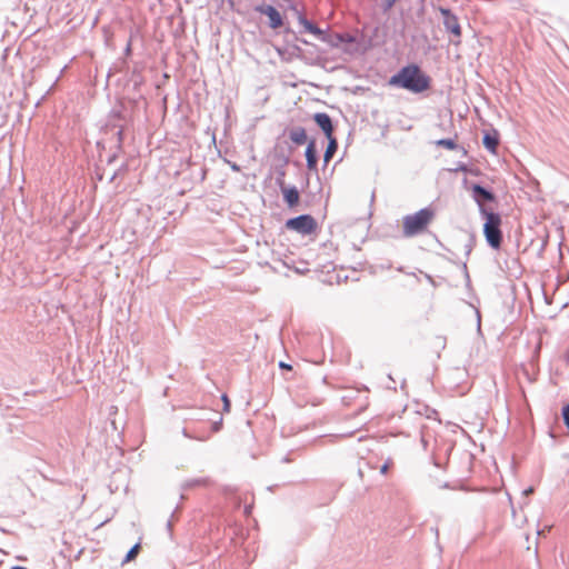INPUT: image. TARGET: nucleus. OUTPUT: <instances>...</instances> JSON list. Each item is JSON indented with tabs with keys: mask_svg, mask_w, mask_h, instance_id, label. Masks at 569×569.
Listing matches in <instances>:
<instances>
[{
	"mask_svg": "<svg viewBox=\"0 0 569 569\" xmlns=\"http://www.w3.org/2000/svg\"><path fill=\"white\" fill-rule=\"evenodd\" d=\"M389 84L413 93H421L430 88L431 78L418 64L411 63L391 76Z\"/></svg>",
	"mask_w": 569,
	"mask_h": 569,
	"instance_id": "obj_1",
	"label": "nucleus"
},
{
	"mask_svg": "<svg viewBox=\"0 0 569 569\" xmlns=\"http://www.w3.org/2000/svg\"><path fill=\"white\" fill-rule=\"evenodd\" d=\"M436 212L432 208L426 207L412 214H407L402 219V236L412 238L423 233L428 226L435 219Z\"/></svg>",
	"mask_w": 569,
	"mask_h": 569,
	"instance_id": "obj_2",
	"label": "nucleus"
},
{
	"mask_svg": "<svg viewBox=\"0 0 569 569\" xmlns=\"http://www.w3.org/2000/svg\"><path fill=\"white\" fill-rule=\"evenodd\" d=\"M481 217L485 218L483 236L489 247L499 249L502 243L501 217L498 212L483 209Z\"/></svg>",
	"mask_w": 569,
	"mask_h": 569,
	"instance_id": "obj_3",
	"label": "nucleus"
},
{
	"mask_svg": "<svg viewBox=\"0 0 569 569\" xmlns=\"http://www.w3.org/2000/svg\"><path fill=\"white\" fill-rule=\"evenodd\" d=\"M286 226L288 229L297 231L301 234H310L316 231L317 221L310 214H300L287 220Z\"/></svg>",
	"mask_w": 569,
	"mask_h": 569,
	"instance_id": "obj_4",
	"label": "nucleus"
},
{
	"mask_svg": "<svg viewBox=\"0 0 569 569\" xmlns=\"http://www.w3.org/2000/svg\"><path fill=\"white\" fill-rule=\"evenodd\" d=\"M440 13L443 17V26L446 31L450 32L455 38H457L456 40H451V42L455 44H459L461 37V27L457 16L453 14L451 10L447 8H440Z\"/></svg>",
	"mask_w": 569,
	"mask_h": 569,
	"instance_id": "obj_5",
	"label": "nucleus"
},
{
	"mask_svg": "<svg viewBox=\"0 0 569 569\" xmlns=\"http://www.w3.org/2000/svg\"><path fill=\"white\" fill-rule=\"evenodd\" d=\"M469 189L472 193L475 202L479 207L480 214L482 213L483 209H487L485 206L487 202H493L496 200L495 193L479 183H472Z\"/></svg>",
	"mask_w": 569,
	"mask_h": 569,
	"instance_id": "obj_6",
	"label": "nucleus"
},
{
	"mask_svg": "<svg viewBox=\"0 0 569 569\" xmlns=\"http://www.w3.org/2000/svg\"><path fill=\"white\" fill-rule=\"evenodd\" d=\"M289 8L297 14L298 21L300 24L303 26L305 31L312 33L323 42L325 40H327V32H325L318 26L309 21L295 3L289 4Z\"/></svg>",
	"mask_w": 569,
	"mask_h": 569,
	"instance_id": "obj_7",
	"label": "nucleus"
},
{
	"mask_svg": "<svg viewBox=\"0 0 569 569\" xmlns=\"http://www.w3.org/2000/svg\"><path fill=\"white\" fill-rule=\"evenodd\" d=\"M256 11H258L261 14H266L269 18V27L271 29H278L282 27V17L274 7L270 4H261L256 7Z\"/></svg>",
	"mask_w": 569,
	"mask_h": 569,
	"instance_id": "obj_8",
	"label": "nucleus"
},
{
	"mask_svg": "<svg viewBox=\"0 0 569 569\" xmlns=\"http://www.w3.org/2000/svg\"><path fill=\"white\" fill-rule=\"evenodd\" d=\"M316 124L322 130L326 138H330L333 136L335 127L332 123V119L326 112H317L312 117Z\"/></svg>",
	"mask_w": 569,
	"mask_h": 569,
	"instance_id": "obj_9",
	"label": "nucleus"
},
{
	"mask_svg": "<svg viewBox=\"0 0 569 569\" xmlns=\"http://www.w3.org/2000/svg\"><path fill=\"white\" fill-rule=\"evenodd\" d=\"M305 156L307 161V168L310 171H316L318 164V156L315 139L308 141Z\"/></svg>",
	"mask_w": 569,
	"mask_h": 569,
	"instance_id": "obj_10",
	"label": "nucleus"
},
{
	"mask_svg": "<svg viewBox=\"0 0 569 569\" xmlns=\"http://www.w3.org/2000/svg\"><path fill=\"white\" fill-rule=\"evenodd\" d=\"M356 37L350 33H327V42L331 47H339L342 43H353L356 42Z\"/></svg>",
	"mask_w": 569,
	"mask_h": 569,
	"instance_id": "obj_11",
	"label": "nucleus"
},
{
	"mask_svg": "<svg viewBox=\"0 0 569 569\" xmlns=\"http://www.w3.org/2000/svg\"><path fill=\"white\" fill-rule=\"evenodd\" d=\"M289 139L297 146L308 143L306 129L300 126L291 127L287 130Z\"/></svg>",
	"mask_w": 569,
	"mask_h": 569,
	"instance_id": "obj_12",
	"label": "nucleus"
},
{
	"mask_svg": "<svg viewBox=\"0 0 569 569\" xmlns=\"http://www.w3.org/2000/svg\"><path fill=\"white\" fill-rule=\"evenodd\" d=\"M281 191H282V194H283V200L286 201L288 207L292 208V207L298 204V202H299V191H298V189L295 186H292V187H284L283 189H281Z\"/></svg>",
	"mask_w": 569,
	"mask_h": 569,
	"instance_id": "obj_13",
	"label": "nucleus"
},
{
	"mask_svg": "<svg viewBox=\"0 0 569 569\" xmlns=\"http://www.w3.org/2000/svg\"><path fill=\"white\" fill-rule=\"evenodd\" d=\"M482 143L488 151L495 153L499 144L498 132L496 130L492 132H486L482 138Z\"/></svg>",
	"mask_w": 569,
	"mask_h": 569,
	"instance_id": "obj_14",
	"label": "nucleus"
},
{
	"mask_svg": "<svg viewBox=\"0 0 569 569\" xmlns=\"http://www.w3.org/2000/svg\"><path fill=\"white\" fill-rule=\"evenodd\" d=\"M328 144L323 154V163L328 164L330 160L333 158L335 153L338 150V140L335 136H330V138H327Z\"/></svg>",
	"mask_w": 569,
	"mask_h": 569,
	"instance_id": "obj_15",
	"label": "nucleus"
},
{
	"mask_svg": "<svg viewBox=\"0 0 569 569\" xmlns=\"http://www.w3.org/2000/svg\"><path fill=\"white\" fill-rule=\"evenodd\" d=\"M435 143L437 147H442L449 150H456L459 148V146L456 142V139L452 138L439 139Z\"/></svg>",
	"mask_w": 569,
	"mask_h": 569,
	"instance_id": "obj_16",
	"label": "nucleus"
},
{
	"mask_svg": "<svg viewBox=\"0 0 569 569\" xmlns=\"http://www.w3.org/2000/svg\"><path fill=\"white\" fill-rule=\"evenodd\" d=\"M208 483H209V480L207 478H197V479H191V480L186 481L183 483L182 488L189 489V488H193L197 486H207Z\"/></svg>",
	"mask_w": 569,
	"mask_h": 569,
	"instance_id": "obj_17",
	"label": "nucleus"
},
{
	"mask_svg": "<svg viewBox=\"0 0 569 569\" xmlns=\"http://www.w3.org/2000/svg\"><path fill=\"white\" fill-rule=\"evenodd\" d=\"M139 550H140V543L133 545L127 552L124 559L122 560V563H127V562H130L131 560H133L138 556Z\"/></svg>",
	"mask_w": 569,
	"mask_h": 569,
	"instance_id": "obj_18",
	"label": "nucleus"
},
{
	"mask_svg": "<svg viewBox=\"0 0 569 569\" xmlns=\"http://www.w3.org/2000/svg\"><path fill=\"white\" fill-rule=\"evenodd\" d=\"M284 176H286V171L283 168L277 170L276 183L279 186L280 189H283L284 187H287L284 183Z\"/></svg>",
	"mask_w": 569,
	"mask_h": 569,
	"instance_id": "obj_19",
	"label": "nucleus"
},
{
	"mask_svg": "<svg viewBox=\"0 0 569 569\" xmlns=\"http://www.w3.org/2000/svg\"><path fill=\"white\" fill-rule=\"evenodd\" d=\"M561 416H562V419H563V423L566 426V428L568 429V432H569V402L562 407V410H561Z\"/></svg>",
	"mask_w": 569,
	"mask_h": 569,
	"instance_id": "obj_20",
	"label": "nucleus"
},
{
	"mask_svg": "<svg viewBox=\"0 0 569 569\" xmlns=\"http://www.w3.org/2000/svg\"><path fill=\"white\" fill-rule=\"evenodd\" d=\"M221 400L223 402V408H222L223 412H229L231 403H230V400H229L228 396L226 393H223L221 396Z\"/></svg>",
	"mask_w": 569,
	"mask_h": 569,
	"instance_id": "obj_21",
	"label": "nucleus"
},
{
	"mask_svg": "<svg viewBox=\"0 0 569 569\" xmlns=\"http://www.w3.org/2000/svg\"><path fill=\"white\" fill-rule=\"evenodd\" d=\"M182 432H183V435L186 437L193 438V439H197V440H200V441H204V440L209 439V435H207V436H191V435H189L188 429H183Z\"/></svg>",
	"mask_w": 569,
	"mask_h": 569,
	"instance_id": "obj_22",
	"label": "nucleus"
},
{
	"mask_svg": "<svg viewBox=\"0 0 569 569\" xmlns=\"http://www.w3.org/2000/svg\"><path fill=\"white\" fill-rule=\"evenodd\" d=\"M473 247V240L472 238H469L467 243L465 244V253L466 256H469Z\"/></svg>",
	"mask_w": 569,
	"mask_h": 569,
	"instance_id": "obj_23",
	"label": "nucleus"
},
{
	"mask_svg": "<svg viewBox=\"0 0 569 569\" xmlns=\"http://www.w3.org/2000/svg\"><path fill=\"white\" fill-rule=\"evenodd\" d=\"M221 427H222V418H220L218 421H214L211 425V431L212 432H218V431H220Z\"/></svg>",
	"mask_w": 569,
	"mask_h": 569,
	"instance_id": "obj_24",
	"label": "nucleus"
},
{
	"mask_svg": "<svg viewBox=\"0 0 569 569\" xmlns=\"http://www.w3.org/2000/svg\"><path fill=\"white\" fill-rule=\"evenodd\" d=\"M117 140H118V146L120 147L122 144V141H123V128H122V126H120L119 130L117 131Z\"/></svg>",
	"mask_w": 569,
	"mask_h": 569,
	"instance_id": "obj_25",
	"label": "nucleus"
},
{
	"mask_svg": "<svg viewBox=\"0 0 569 569\" xmlns=\"http://www.w3.org/2000/svg\"><path fill=\"white\" fill-rule=\"evenodd\" d=\"M397 1L398 0H385V3H383L385 10L391 9Z\"/></svg>",
	"mask_w": 569,
	"mask_h": 569,
	"instance_id": "obj_26",
	"label": "nucleus"
},
{
	"mask_svg": "<svg viewBox=\"0 0 569 569\" xmlns=\"http://www.w3.org/2000/svg\"><path fill=\"white\" fill-rule=\"evenodd\" d=\"M389 466H390V462L389 461H386L381 467H380V473L381 475H386L389 470Z\"/></svg>",
	"mask_w": 569,
	"mask_h": 569,
	"instance_id": "obj_27",
	"label": "nucleus"
},
{
	"mask_svg": "<svg viewBox=\"0 0 569 569\" xmlns=\"http://www.w3.org/2000/svg\"><path fill=\"white\" fill-rule=\"evenodd\" d=\"M455 171L471 172V170H469V168L463 163H460L458 168L455 169Z\"/></svg>",
	"mask_w": 569,
	"mask_h": 569,
	"instance_id": "obj_28",
	"label": "nucleus"
},
{
	"mask_svg": "<svg viewBox=\"0 0 569 569\" xmlns=\"http://www.w3.org/2000/svg\"><path fill=\"white\" fill-rule=\"evenodd\" d=\"M279 367H280L281 369H288V370H291V369H292L291 365L286 363V362H283V361H280V362H279Z\"/></svg>",
	"mask_w": 569,
	"mask_h": 569,
	"instance_id": "obj_29",
	"label": "nucleus"
},
{
	"mask_svg": "<svg viewBox=\"0 0 569 569\" xmlns=\"http://www.w3.org/2000/svg\"><path fill=\"white\" fill-rule=\"evenodd\" d=\"M131 53V41L127 43V47L124 49V54L129 56Z\"/></svg>",
	"mask_w": 569,
	"mask_h": 569,
	"instance_id": "obj_30",
	"label": "nucleus"
},
{
	"mask_svg": "<svg viewBox=\"0 0 569 569\" xmlns=\"http://www.w3.org/2000/svg\"><path fill=\"white\" fill-rule=\"evenodd\" d=\"M230 168H231V170H232V171H234V172H239V171L241 170V169H240V166H239V164H237V163H231V164H230Z\"/></svg>",
	"mask_w": 569,
	"mask_h": 569,
	"instance_id": "obj_31",
	"label": "nucleus"
},
{
	"mask_svg": "<svg viewBox=\"0 0 569 569\" xmlns=\"http://www.w3.org/2000/svg\"><path fill=\"white\" fill-rule=\"evenodd\" d=\"M112 116L118 119H122L121 111L112 110Z\"/></svg>",
	"mask_w": 569,
	"mask_h": 569,
	"instance_id": "obj_32",
	"label": "nucleus"
},
{
	"mask_svg": "<svg viewBox=\"0 0 569 569\" xmlns=\"http://www.w3.org/2000/svg\"><path fill=\"white\" fill-rule=\"evenodd\" d=\"M250 511H251V507H250V506H247V507L244 508V512H246V515H249V513H250Z\"/></svg>",
	"mask_w": 569,
	"mask_h": 569,
	"instance_id": "obj_33",
	"label": "nucleus"
},
{
	"mask_svg": "<svg viewBox=\"0 0 569 569\" xmlns=\"http://www.w3.org/2000/svg\"><path fill=\"white\" fill-rule=\"evenodd\" d=\"M430 412H431V413H428V415H427V417H428V418H431V417H432V415H436V413H437V411H436V410H433V409H432V410H430Z\"/></svg>",
	"mask_w": 569,
	"mask_h": 569,
	"instance_id": "obj_34",
	"label": "nucleus"
},
{
	"mask_svg": "<svg viewBox=\"0 0 569 569\" xmlns=\"http://www.w3.org/2000/svg\"><path fill=\"white\" fill-rule=\"evenodd\" d=\"M167 527H168V529H169V530H171V528H172V522H171V520H169V521L167 522Z\"/></svg>",
	"mask_w": 569,
	"mask_h": 569,
	"instance_id": "obj_35",
	"label": "nucleus"
},
{
	"mask_svg": "<svg viewBox=\"0 0 569 569\" xmlns=\"http://www.w3.org/2000/svg\"><path fill=\"white\" fill-rule=\"evenodd\" d=\"M11 569H27V568L22 567V566H13Z\"/></svg>",
	"mask_w": 569,
	"mask_h": 569,
	"instance_id": "obj_36",
	"label": "nucleus"
},
{
	"mask_svg": "<svg viewBox=\"0 0 569 569\" xmlns=\"http://www.w3.org/2000/svg\"><path fill=\"white\" fill-rule=\"evenodd\" d=\"M41 476H42V478H43L44 480H49V478H48L46 475L41 473ZM50 481H52V482H53V480H52V479H50Z\"/></svg>",
	"mask_w": 569,
	"mask_h": 569,
	"instance_id": "obj_37",
	"label": "nucleus"
},
{
	"mask_svg": "<svg viewBox=\"0 0 569 569\" xmlns=\"http://www.w3.org/2000/svg\"><path fill=\"white\" fill-rule=\"evenodd\" d=\"M117 173H113V176H111V181L116 178Z\"/></svg>",
	"mask_w": 569,
	"mask_h": 569,
	"instance_id": "obj_38",
	"label": "nucleus"
}]
</instances>
